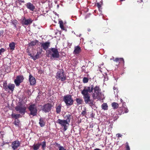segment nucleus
<instances>
[{
  "label": "nucleus",
  "mask_w": 150,
  "mask_h": 150,
  "mask_svg": "<svg viewBox=\"0 0 150 150\" xmlns=\"http://www.w3.org/2000/svg\"><path fill=\"white\" fill-rule=\"evenodd\" d=\"M81 91L85 103L89 104L92 107L94 106L93 101L91 100V95L89 93H92V96L93 100H98L101 98V89L99 86H97L95 87H94L93 85L89 86H85Z\"/></svg>",
  "instance_id": "1"
},
{
  "label": "nucleus",
  "mask_w": 150,
  "mask_h": 150,
  "mask_svg": "<svg viewBox=\"0 0 150 150\" xmlns=\"http://www.w3.org/2000/svg\"><path fill=\"white\" fill-rule=\"evenodd\" d=\"M64 118L63 120L58 119L57 121L56 122L59 124L62 127H63L64 131H65L67 129L69 125L71 115L69 114L66 115L64 116Z\"/></svg>",
  "instance_id": "2"
},
{
  "label": "nucleus",
  "mask_w": 150,
  "mask_h": 150,
  "mask_svg": "<svg viewBox=\"0 0 150 150\" xmlns=\"http://www.w3.org/2000/svg\"><path fill=\"white\" fill-rule=\"evenodd\" d=\"M63 100L67 106L72 105L74 102L71 95H70L64 96L63 98Z\"/></svg>",
  "instance_id": "3"
},
{
  "label": "nucleus",
  "mask_w": 150,
  "mask_h": 150,
  "mask_svg": "<svg viewBox=\"0 0 150 150\" xmlns=\"http://www.w3.org/2000/svg\"><path fill=\"white\" fill-rule=\"evenodd\" d=\"M50 54L51 55L52 57L54 58H58L59 57V53L58 50L55 48H50L49 50Z\"/></svg>",
  "instance_id": "4"
},
{
  "label": "nucleus",
  "mask_w": 150,
  "mask_h": 150,
  "mask_svg": "<svg viewBox=\"0 0 150 150\" xmlns=\"http://www.w3.org/2000/svg\"><path fill=\"white\" fill-rule=\"evenodd\" d=\"M28 109L30 111V115L34 116L37 115L38 112L37 108L36 105L35 104L30 105Z\"/></svg>",
  "instance_id": "5"
},
{
  "label": "nucleus",
  "mask_w": 150,
  "mask_h": 150,
  "mask_svg": "<svg viewBox=\"0 0 150 150\" xmlns=\"http://www.w3.org/2000/svg\"><path fill=\"white\" fill-rule=\"evenodd\" d=\"M52 105L51 104L47 103L45 104L42 107V110L45 113L50 111Z\"/></svg>",
  "instance_id": "6"
},
{
  "label": "nucleus",
  "mask_w": 150,
  "mask_h": 150,
  "mask_svg": "<svg viewBox=\"0 0 150 150\" xmlns=\"http://www.w3.org/2000/svg\"><path fill=\"white\" fill-rule=\"evenodd\" d=\"M57 76L62 81H64L66 79V76L64 74L63 70H59L57 73Z\"/></svg>",
  "instance_id": "7"
},
{
  "label": "nucleus",
  "mask_w": 150,
  "mask_h": 150,
  "mask_svg": "<svg viewBox=\"0 0 150 150\" xmlns=\"http://www.w3.org/2000/svg\"><path fill=\"white\" fill-rule=\"evenodd\" d=\"M23 79L24 77L23 76L19 75L17 76L16 79L14 80V83L16 86H19L20 83L23 81Z\"/></svg>",
  "instance_id": "8"
},
{
  "label": "nucleus",
  "mask_w": 150,
  "mask_h": 150,
  "mask_svg": "<svg viewBox=\"0 0 150 150\" xmlns=\"http://www.w3.org/2000/svg\"><path fill=\"white\" fill-rule=\"evenodd\" d=\"M33 21V20L30 18L27 19L25 17H24L22 19V23L23 25H28L31 24Z\"/></svg>",
  "instance_id": "9"
},
{
  "label": "nucleus",
  "mask_w": 150,
  "mask_h": 150,
  "mask_svg": "<svg viewBox=\"0 0 150 150\" xmlns=\"http://www.w3.org/2000/svg\"><path fill=\"white\" fill-rule=\"evenodd\" d=\"M20 142L18 140H16L12 142L11 146L13 150L17 149L20 146Z\"/></svg>",
  "instance_id": "10"
},
{
  "label": "nucleus",
  "mask_w": 150,
  "mask_h": 150,
  "mask_svg": "<svg viewBox=\"0 0 150 150\" xmlns=\"http://www.w3.org/2000/svg\"><path fill=\"white\" fill-rule=\"evenodd\" d=\"M15 109L17 111H19L21 113L23 114H24L26 110L25 107L21 106H17L16 107Z\"/></svg>",
  "instance_id": "11"
},
{
  "label": "nucleus",
  "mask_w": 150,
  "mask_h": 150,
  "mask_svg": "<svg viewBox=\"0 0 150 150\" xmlns=\"http://www.w3.org/2000/svg\"><path fill=\"white\" fill-rule=\"evenodd\" d=\"M25 5L27 8L31 11H33L35 8L34 6L30 2L27 3L25 4Z\"/></svg>",
  "instance_id": "12"
},
{
  "label": "nucleus",
  "mask_w": 150,
  "mask_h": 150,
  "mask_svg": "<svg viewBox=\"0 0 150 150\" xmlns=\"http://www.w3.org/2000/svg\"><path fill=\"white\" fill-rule=\"evenodd\" d=\"M29 80L30 84L31 85H34L36 83V80L35 78L30 74L29 75Z\"/></svg>",
  "instance_id": "13"
},
{
  "label": "nucleus",
  "mask_w": 150,
  "mask_h": 150,
  "mask_svg": "<svg viewBox=\"0 0 150 150\" xmlns=\"http://www.w3.org/2000/svg\"><path fill=\"white\" fill-rule=\"evenodd\" d=\"M50 43L46 42L44 43H42L41 45V47H42L43 49L45 50H46L49 46Z\"/></svg>",
  "instance_id": "14"
},
{
  "label": "nucleus",
  "mask_w": 150,
  "mask_h": 150,
  "mask_svg": "<svg viewBox=\"0 0 150 150\" xmlns=\"http://www.w3.org/2000/svg\"><path fill=\"white\" fill-rule=\"evenodd\" d=\"M81 51V48L79 46H76L74 47V53L75 54H78Z\"/></svg>",
  "instance_id": "15"
},
{
  "label": "nucleus",
  "mask_w": 150,
  "mask_h": 150,
  "mask_svg": "<svg viewBox=\"0 0 150 150\" xmlns=\"http://www.w3.org/2000/svg\"><path fill=\"white\" fill-rule=\"evenodd\" d=\"M41 145V144L40 143H38L34 144L33 146V149L34 150H38L39 148Z\"/></svg>",
  "instance_id": "16"
},
{
  "label": "nucleus",
  "mask_w": 150,
  "mask_h": 150,
  "mask_svg": "<svg viewBox=\"0 0 150 150\" xmlns=\"http://www.w3.org/2000/svg\"><path fill=\"white\" fill-rule=\"evenodd\" d=\"M8 87L9 89L12 92L14 89L15 85L11 83L8 84Z\"/></svg>",
  "instance_id": "17"
},
{
  "label": "nucleus",
  "mask_w": 150,
  "mask_h": 150,
  "mask_svg": "<svg viewBox=\"0 0 150 150\" xmlns=\"http://www.w3.org/2000/svg\"><path fill=\"white\" fill-rule=\"evenodd\" d=\"M61 106L59 105L56 107V112L57 113L59 114L61 112Z\"/></svg>",
  "instance_id": "18"
},
{
  "label": "nucleus",
  "mask_w": 150,
  "mask_h": 150,
  "mask_svg": "<svg viewBox=\"0 0 150 150\" xmlns=\"http://www.w3.org/2000/svg\"><path fill=\"white\" fill-rule=\"evenodd\" d=\"M108 105L106 103H103L101 105L102 109L104 110H107L108 109Z\"/></svg>",
  "instance_id": "19"
},
{
  "label": "nucleus",
  "mask_w": 150,
  "mask_h": 150,
  "mask_svg": "<svg viewBox=\"0 0 150 150\" xmlns=\"http://www.w3.org/2000/svg\"><path fill=\"white\" fill-rule=\"evenodd\" d=\"M39 124L41 127H43L45 125V122L42 118H41L40 119Z\"/></svg>",
  "instance_id": "20"
},
{
  "label": "nucleus",
  "mask_w": 150,
  "mask_h": 150,
  "mask_svg": "<svg viewBox=\"0 0 150 150\" xmlns=\"http://www.w3.org/2000/svg\"><path fill=\"white\" fill-rule=\"evenodd\" d=\"M59 22L60 28H61V29L63 30H66V29L63 25V21H59Z\"/></svg>",
  "instance_id": "21"
},
{
  "label": "nucleus",
  "mask_w": 150,
  "mask_h": 150,
  "mask_svg": "<svg viewBox=\"0 0 150 150\" xmlns=\"http://www.w3.org/2000/svg\"><path fill=\"white\" fill-rule=\"evenodd\" d=\"M38 41L37 40H35L31 42L29 44V46H34L36 45V44L38 42Z\"/></svg>",
  "instance_id": "22"
},
{
  "label": "nucleus",
  "mask_w": 150,
  "mask_h": 150,
  "mask_svg": "<svg viewBox=\"0 0 150 150\" xmlns=\"http://www.w3.org/2000/svg\"><path fill=\"white\" fill-rule=\"evenodd\" d=\"M112 106L114 109H117L118 107V104L115 102H113L112 103Z\"/></svg>",
  "instance_id": "23"
},
{
  "label": "nucleus",
  "mask_w": 150,
  "mask_h": 150,
  "mask_svg": "<svg viewBox=\"0 0 150 150\" xmlns=\"http://www.w3.org/2000/svg\"><path fill=\"white\" fill-rule=\"evenodd\" d=\"M113 60L116 62H119V63H120L121 62H122L123 63H124V60L122 58H116L115 59H113Z\"/></svg>",
  "instance_id": "24"
},
{
  "label": "nucleus",
  "mask_w": 150,
  "mask_h": 150,
  "mask_svg": "<svg viewBox=\"0 0 150 150\" xmlns=\"http://www.w3.org/2000/svg\"><path fill=\"white\" fill-rule=\"evenodd\" d=\"M12 116L13 117L15 118L16 119H17L21 117V115L19 114H13L12 115Z\"/></svg>",
  "instance_id": "25"
},
{
  "label": "nucleus",
  "mask_w": 150,
  "mask_h": 150,
  "mask_svg": "<svg viewBox=\"0 0 150 150\" xmlns=\"http://www.w3.org/2000/svg\"><path fill=\"white\" fill-rule=\"evenodd\" d=\"M76 100L78 105L81 104L82 101V100L79 98H76Z\"/></svg>",
  "instance_id": "26"
},
{
  "label": "nucleus",
  "mask_w": 150,
  "mask_h": 150,
  "mask_svg": "<svg viewBox=\"0 0 150 150\" xmlns=\"http://www.w3.org/2000/svg\"><path fill=\"white\" fill-rule=\"evenodd\" d=\"M9 47L10 48V49L11 50H13L14 49L15 47V45L14 42H12L11 43H10L9 45Z\"/></svg>",
  "instance_id": "27"
},
{
  "label": "nucleus",
  "mask_w": 150,
  "mask_h": 150,
  "mask_svg": "<svg viewBox=\"0 0 150 150\" xmlns=\"http://www.w3.org/2000/svg\"><path fill=\"white\" fill-rule=\"evenodd\" d=\"M12 23L13 24V25L14 26V27L16 28H17L16 25L18 23V21L16 20H14L12 21Z\"/></svg>",
  "instance_id": "28"
},
{
  "label": "nucleus",
  "mask_w": 150,
  "mask_h": 150,
  "mask_svg": "<svg viewBox=\"0 0 150 150\" xmlns=\"http://www.w3.org/2000/svg\"><path fill=\"white\" fill-rule=\"evenodd\" d=\"M20 121L18 119H16L14 122L15 125L17 126H18L19 124Z\"/></svg>",
  "instance_id": "29"
},
{
  "label": "nucleus",
  "mask_w": 150,
  "mask_h": 150,
  "mask_svg": "<svg viewBox=\"0 0 150 150\" xmlns=\"http://www.w3.org/2000/svg\"><path fill=\"white\" fill-rule=\"evenodd\" d=\"M88 79L87 78L84 77L83 80V82L84 83H87L88 82Z\"/></svg>",
  "instance_id": "30"
},
{
  "label": "nucleus",
  "mask_w": 150,
  "mask_h": 150,
  "mask_svg": "<svg viewBox=\"0 0 150 150\" xmlns=\"http://www.w3.org/2000/svg\"><path fill=\"white\" fill-rule=\"evenodd\" d=\"M42 146V147L43 149L45 148L46 146V142L45 141L43 142L42 144H41V145Z\"/></svg>",
  "instance_id": "31"
},
{
  "label": "nucleus",
  "mask_w": 150,
  "mask_h": 150,
  "mask_svg": "<svg viewBox=\"0 0 150 150\" xmlns=\"http://www.w3.org/2000/svg\"><path fill=\"white\" fill-rule=\"evenodd\" d=\"M42 51H40V52H38L35 55L36 57H37V58L38 59L40 57V55L41 54Z\"/></svg>",
  "instance_id": "32"
},
{
  "label": "nucleus",
  "mask_w": 150,
  "mask_h": 150,
  "mask_svg": "<svg viewBox=\"0 0 150 150\" xmlns=\"http://www.w3.org/2000/svg\"><path fill=\"white\" fill-rule=\"evenodd\" d=\"M126 150H130L129 147V146L128 143L127 142L126 143Z\"/></svg>",
  "instance_id": "33"
},
{
  "label": "nucleus",
  "mask_w": 150,
  "mask_h": 150,
  "mask_svg": "<svg viewBox=\"0 0 150 150\" xmlns=\"http://www.w3.org/2000/svg\"><path fill=\"white\" fill-rule=\"evenodd\" d=\"M8 85H7L6 84H5L4 83V87L5 90L7 91L8 89Z\"/></svg>",
  "instance_id": "34"
},
{
  "label": "nucleus",
  "mask_w": 150,
  "mask_h": 150,
  "mask_svg": "<svg viewBox=\"0 0 150 150\" xmlns=\"http://www.w3.org/2000/svg\"><path fill=\"white\" fill-rule=\"evenodd\" d=\"M5 49L3 48H2L0 49V55H1V53L5 51Z\"/></svg>",
  "instance_id": "35"
},
{
  "label": "nucleus",
  "mask_w": 150,
  "mask_h": 150,
  "mask_svg": "<svg viewBox=\"0 0 150 150\" xmlns=\"http://www.w3.org/2000/svg\"><path fill=\"white\" fill-rule=\"evenodd\" d=\"M59 150H66L63 146H60L59 148Z\"/></svg>",
  "instance_id": "36"
},
{
  "label": "nucleus",
  "mask_w": 150,
  "mask_h": 150,
  "mask_svg": "<svg viewBox=\"0 0 150 150\" xmlns=\"http://www.w3.org/2000/svg\"><path fill=\"white\" fill-rule=\"evenodd\" d=\"M86 110H83L82 111L81 114L83 115H85L86 114Z\"/></svg>",
  "instance_id": "37"
},
{
  "label": "nucleus",
  "mask_w": 150,
  "mask_h": 150,
  "mask_svg": "<svg viewBox=\"0 0 150 150\" xmlns=\"http://www.w3.org/2000/svg\"><path fill=\"white\" fill-rule=\"evenodd\" d=\"M32 57V59H33L34 60H35L37 59H38V58H37V57H36V56L35 55L34 56H33V57Z\"/></svg>",
  "instance_id": "38"
},
{
  "label": "nucleus",
  "mask_w": 150,
  "mask_h": 150,
  "mask_svg": "<svg viewBox=\"0 0 150 150\" xmlns=\"http://www.w3.org/2000/svg\"><path fill=\"white\" fill-rule=\"evenodd\" d=\"M97 6L99 8H100L101 6L100 4L98 3H97Z\"/></svg>",
  "instance_id": "39"
},
{
  "label": "nucleus",
  "mask_w": 150,
  "mask_h": 150,
  "mask_svg": "<svg viewBox=\"0 0 150 150\" xmlns=\"http://www.w3.org/2000/svg\"><path fill=\"white\" fill-rule=\"evenodd\" d=\"M116 136H117L118 137H121L122 136V135L119 133H118L116 134Z\"/></svg>",
  "instance_id": "40"
},
{
  "label": "nucleus",
  "mask_w": 150,
  "mask_h": 150,
  "mask_svg": "<svg viewBox=\"0 0 150 150\" xmlns=\"http://www.w3.org/2000/svg\"><path fill=\"white\" fill-rule=\"evenodd\" d=\"M4 32L3 30L0 31V36H1L3 35Z\"/></svg>",
  "instance_id": "41"
},
{
  "label": "nucleus",
  "mask_w": 150,
  "mask_h": 150,
  "mask_svg": "<svg viewBox=\"0 0 150 150\" xmlns=\"http://www.w3.org/2000/svg\"><path fill=\"white\" fill-rule=\"evenodd\" d=\"M85 68V66H83L81 68L83 70V71H85L84 70V69Z\"/></svg>",
  "instance_id": "42"
},
{
  "label": "nucleus",
  "mask_w": 150,
  "mask_h": 150,
  "mask_svg": "<svg viewBox=\"0 0 150 150\" xmlns=\"http://www.w3.org/2000/svg\"><path fill=\"white\" fill-rule=\"evenodd\" d=\"M125 112L126 113L128 112V109L127 108H125Z\"/></svg>",
  "instance_id": "43"
},
{
  "label": "nucleus",
  "mask_w": 150,
  "mask_h": 150,
  "mask_svg": "<svg viewBox=\"0 0 150 150\" xmlns=\"http://www.w3.org/2000/svg\"><path fill=\"white\" fill-rule=\"evenodd\" d=\"M28 54L29 56H30L31 57H33V55H32V54L30 53V52L28 53Z\"/></svg>",
  "instance_id": "44"
},
{
  "label": "nucleus",
  "mask_w": 150,
  "mask_h": 150,
  "mask_svg": "<svg viewBox=\"0 0 150 150\" xmlns=\"http://www.w3.org/2000/svg\"><path fill=\"white\" fill-rule=\"evenodd\" d=\"M103 65V63H102L100 65H99V67H101V65Z\"/></svg>",
  "instance_id": "45"
},
{
  "label": "nucleus",
  "mask_w": 150,
  "mask_h": 150,
  "mask_svg": "<svg viewBox=\"0 0 150 150\" xmlns=\"http://www.w3.org/2000/svg\"><path fill=\"white\" fill-rule=\"evenodd\" d=\"M123 101V100L122 99H121V102H122Z\"/></svg>",
  "instance_id": "46"
},
{
  "label": "nucleus",
  "mask_w": 150,
  "mask_h": 150,
  "mask_svg": "<svg viewBox=\"0 0 150 150\" xmlns=\"http://www.w3.org/2000/svg\"><path fill=\"white\" fill-rule=\"evenodd\" d=\"M113 89H114V90H115V87H114V88H113Z\"/></svg>",
  "instance_id": "47"
},
{
  "label": "nucleus",
  "mask_w": 150,
  "mask_h": 150,
  "mask_svg": "<svg viewBox=\"0 0 150 150\" xmlns=\"http://www.w3.org/2000/svg\"><path fill=\"white\" fill-rule=\"evenodd\" d=\"M88 31H90V29H88Z\"/></svg>",
  "instance_id": "48"
},
{
  "label": "nucleus",
  "mask_w": 150,
  "mask_h": 150,
  "mask_svg": "<svg viewBox=\"0 0 150 150\" xmlns=\"http://www.w3.org/2000/svg\"><path fill=\"white\" fill-rule=\"evenodd\" d=\"M74 32L73 31H72V33H74Z\"/></svg>",
  "instance_id": "49"
},
{
  "label": "nucleus",
  "mask_w": 150,
  "mask_h": 150,
  "mask_svg": "<svg viewBox=\"0 0 150 150\" xmlns=\"http://www.w3.org/2000/svg\"><path fill=\"white\" fill-rule=\"evenodd\" d=\"M74 34H75V32H74Z\"/></svg>",
  "instance_id": "50"
}]
</instances>
